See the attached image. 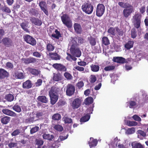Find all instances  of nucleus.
<instances>
[{"instance_id":"21","label":"nucleus","mask_w":148,"mask_h":148,"mask_svg":"<svg viewBox=\"0 0 148 148\" xmlns=\"http://www.w3.org/2000/svg\"><path fill=\"white\" fill-rule=\"evenodd\" d=\"M11 118L7 116H4L1 118V121L3 124L6 125L9 123L10 121Z\"/></svg>"},{"instance_id":"18","label":"nucleus","mask_w":148,"mask_h":148,"mask_svg":"<svg viewBox=\"0 0 148 148\" xmlns=\"http://www.w3.org/2000/svg\"><path fill=\"white\" fill-rule=\"evenodd\" d=\"M33 85V84L31 81L28 79L23 83L22 87L24 89H29L32 87Z\"/></svg>"},{"instance_id":"60","label":"nucleus","mask_w":148,"mask_h":148,"mask_svg":"<svg viewBox=\"0 0 148 148\" xmlns=\"http://www.w3.org/2000/svg\"><path fill=\"white\" fill-rule=\"evenodd\" d=\"M36 143L38 146H41L43 145V141L40 139H36L35 140Z\"/></svg>"},{"instance_id":"26","label":"nucleus","mask_w":148,"mask_h":148,"mask_svg":"<svg viewBox=\"0 0 148 148\" xmlns=\"http://www.w3.org/2000/svg\"><path fill=\"white\" fill-rule=\"evenodd\" d=\"M49 54L52 60H58L60 59V56L56 53H50Z\"/></svg>"},{"instance_id":"63","label":"nucleus","mask_w":148,"mask_h":148,"mask_svg":"<svg viewBox=\"0 0 148 148\" xmlns=\"http://www.w3.org/2000/svg\"><path fill=\"white\" fill-rule=\"evenodd\" d=\"M42 80L41 79H38L37 81L35 83V85L36 86H41L42 83Z\"/></svg>"},{"instance_id":"35","label":"nucleus","mask_w":148,"mask_h":148,"mask_svg":"<svg viewBox=\"0 0 148 148\" xmlns=\"http://www.w3.org/2000/svg\"><path fill=\"white\" fill-rule=\"evenodd\" d=\"M93 102V98L91 97H88L86 98L84 101V103L86 105H89Z\"/></svg>"},{"instance_id":"11","label":"nucleus","mask_w":148,"mask_h":148,"mask_svg":"<svg viewBox=\"0 0 148 148\" xmlns=\"http://www.w3.org/2000/svg\"><path fill=\"white\" fill-rule=\"evenodd\" d=\"M2 41L3 44L6 47H10L12 45V40L8 37L4 38L2 39Z\"/></svg>"},{"instance_id":"2","label":"nucleus","mask_w":148,"mask_h":148,"mask_svg":"<svg viewBox=\"0 0 148 148\" xmlns=\"http://www.w3.org/2000/svg\"><path fill=\"white\" fill-rule=\"evenodd\" d=\"M72 42H75V43H74L71 46L70 51L71 53L77 57H80L81 55V52L79 48L77 47L78 44L77 42L73 40H72Z\"/></svg>"},{"instance_id":"58","label":"nucleus","mask_w":148,"mask_h":148,"mask_svg":"<svg viewBox=\"0 0 148 148\" xmlns=\"http://www.w3.org/2000/svg\"><path fill=\"white\" fill-rule=\"evenodd\" d=\"M114 69V66H110L105 67L104 68V69L106 71H109L113 70Z\"/></svg>"},{"instance_id":"38","label":"nucleus","mask_w":148,"mask_h":148,"mask_svg":"<svg viewBox=\"0 0 148 148\" xmlns=\"http://www.w3.org/2000/svg\"><path fill=\"white\" fill-rule=\"evenodd\" d=\"M5 99L8 101L11 102L14 99L13 95L12 94H8L6 95L5 97Z\"/></svg>"},{"instance_id":"64","label":"nucleus","mask_w":148,"mask_h":148,"mask_svg":"<svg viewBox=\"0 0 148 148\" xmlns=\"http://www.w3.org/2000/svg\"><path fill=\"white\" fill-rule=\"evenodd\" d=\"M33 56L35 57L40 58L41 56V54L38 51H35L33 53Z\"/></svg>"},{"instance_id":"53","label":"nucleus","mask_w":148,"mask_h":148,"mask_svg":"<svg viewBox=\"0 0 148 148\" xmlns=\"http://www.w3.org/2000/svg\"><path fill=\"white\" fill-rule=\"evenodd\" d=\"M96 80V77L95 75H90V81L91 83H94Z\"/></svg>"},{"instance_id":"20","label":"nucleus","mask_w":148,"mask_h":148,"mask_svg":"<svg viewBox=\"0 0 148 148\" xmlns=\"http://www.w3.org/2000/svg\"><path fill=\"white\" fill-rule=\"evenodd\" d=\"M74 30L76 33L81 34L82 32V28L80 25L78 23H75L73 25Z\"/></svg>"},{"instance_id":"48","label":"nucleus","mask_w":148,"mask_h":148,"mask_svg":"<svg viewBox=\"0 0 148 148\" xmlns=\"http://www.w3.org/2000/svg\"><path fill=\"white\" fill-rule=\"evenodd\" d=\"M64 75L65 78L68 80H71L73 78V77L71 75L66 71L64 73Z\"/></svg>"},{"instance_id":"32","label":"nucleus","mask_w":148,"mask_h":148,"mask_svg":"<svg viewBox=\"0 0 148 148\" xmlns=\"http://www.w3.org/2000/svg\"><path fill=\"white\" fill-rule=\"evenodd\" d=\"M55 47L50 43H47L46 46V49L48 52L52 51L55 49Z\"/></svg>"},{"instance_id":"22","label":"nucleus","mask_w":148,"mask_h":148,"mask_svg":"<svg viewBox=\"0 0 148 148\" xmlns=\"http://www.w3.org/2000/svg\"><path fill=\"white\" fill-rule=\"evenodd\" d=\"M58 88L55 86H52L49 91V95H57Z\"/></svg>"},{"instance_id":"28","label":"nucleus","mask_w":148,"mask_h":148,"mask_svg":"<svg viewBox=\"0 0 148 148\" xmlns=\"http://www.w3.org/2000/svg\"><path fill=\"white\" fill-rule=\"evenodd\" d=\"M88 40L90 44L92 46H94L96 45V39L93 37L92 36L88 37Z\"/></svg>"},{"instance_id":"36","label":"nucleus","mask_w":148,"mask_h":148,"mask_svg":"<svg viewBox=\"0 0 148 148\" xmlns=\"http://www.w3.org/2000/svg\"><path fill=\"white\" fill-rule=\"evenodd\" d=\"M134 42L132 41H129L125 45V47L127 49H129L133 47Z\"/></svg>"},{"instance_id":"8","label":"nucleus","mask_w":148,"mask_h":148,"mask_svg":"<svg viewBox=\"0 0 148 148\" xmlns=\"http://www.w3.org/2000/svg\"><path fill=\"white\" fill-rule=\"evenodd\" d=\"M128 8L124 9L123 11V14L125 18H127L132 12L134 11L133 6L131 4H129Z\"/></svg>"},{"instance_id":"39","label":"nucleus","mask_w":148,"mask_h":148,"mask_svg":"<svg viewBox=\"0 0 148 148\" xmlns=\"http://www.w3.org/2000/svg\"><path fill=\"white\" fill-rule=\"evenodd\" d=\"M102 43L105 45H107L110 44L108 38L106 36L103 37L102 39Z\"/></svg>"},{"instance_id":"61","label":"nucleus","mask_w":148,"mask_h":148,"mask_svg":"<svg viewBox=\"0 0 148 148\" xmlns=\"http://www.w3.org/2000/svg\"><path fill=\"white\" fill-rule=\"evenodd\" d=\"M20 133V130L19 129H17L14 130L11 134L12 136H15L18 135Z\"/></svg>"},{"instance_id":"19","label":"nucleus","mask_w":148,"mask_h":148,"mask_svg":"<svg viewBox=\"0 0 148 148\" xmlns=\"http://www.w3.org/2000/svg\"><path fill=\"white\" fill-rule=\"evenodd\" d=\"M30 21L32 24L40 26L42 23V22L40 20L35 17H31Z\"/></svg>"},{"instance_id":"30","label":"nucleus","mask_w":148,"mask_h":148,"mask_svg":"<svg viewBox=\"0 0 148 148\" xmlns=\"http://www.w3.org/2000/svg\"><path fill=\"white\" fill-rule=\"evenodd\" d=\"M37 99L38 101L44 103H47L48 101V99L45 96H39Z\"/></svg>"},{"instance_id":"46","label":"nucleus","mask_w":148,"mask_h":148,"mask_svg":"<svg viewBox=\"0 0 148 148\" xmlns=\"http://www.w3.org/2000/svg\"><path fill=\"white\" fill-rule=\"evenodd\" d=\"M137 132L138 134V138H140L141 136L143 137H145L146 136V133L144 131L141 130H138L137 131Z\"/></svg>"},{"instance_id":"12","label":"nucleus","mask_w":148,"mask_h":148,"mask_svg":"<svg viewBox=\"0 0 148 148\" xmlns=\"http://www.w3.org/2000/svg\"><path fill=\"white\" fill-rule=\"evenodd\" d=\"M38 120L35 113L33 112L29 115V118L26 119V121L28 123H33Z\"/></svg>"},{"instance_id":"23","label":"nucleus","mask_w":148,"mask_h":148,"mask_svg":"<svg viewBox=\"0 0 148 148\" xmlns=\"http://www.w3.org/2000/svg\"><path fill=\"white\" fill-rule=\"evenodd\" d=\"M50 98L51 103L53 105L57 101L58 98V96L57 95H49Z\"/></svg>"},{"instance_id":"40","label":"nucleus","mask_w":148,"mask_h":148,"mask_svg":"<svg viewBox=\"0 0 148 148\" xmlns=\"http://www.w3.org/2000/svg\"><path fill=\"white\" fill-rule=\"evenodd\" d=\"M115 29L117 33V35L118 37L119 38L123 35L124 32L122 29H119L117 27H115Z\"/></svg>"},{"instance_id":"54","label":"nucleus","mask_w":148,"mask_h":148,"mask_svg":"<svg viewBox=\"0 0 148 148\" xmlns=\"http://www.w3.org/2000/svg\"><path fill=\"white\" fill-rule=\"evenodd\" d=\"M129 107L131 108H133L134 107L136 106L137 104L135 101H130L129 102Z\"/></svg>"},{"instance_id":"7","label":"nucleus","mask_w":148,"mask_h":148,"mask_svg":"<svg viewBox=\"0 0 148 148\" xmlns=\"http://www.w3.org/2000/svg\"><path fill=\"white\" fill-rule=\"evenodd\" d=\"M83 100L82 98H76L74 99L71 104V106L73 109H77L81 105Z\"/></svg>"},{"instance_id":"55","label":"nucleus","mask_w":148,"mask_h":148,"mask_svg":"<svg viewBox=\"0 0 148 148\" xmlns=\"http://www.w3.org/2000/svg\"><path fill=\"white\" fill-rule=\"evenodd\" d=\"M39 6L40 7L41 9L43 8H47L46 3L44 1L40 2L39 3Z\"/></svg>"},{"instance_id":"4","label":"nucleus","mask_w":148,"mask_h":148,"mask_svg":"<svg viewBox=\"0 0 148 148\" xmlns=\"http://www.w3.org/2000/svg\"><path fill=\"white\" fill-rule=\"evenodd\" d=\"M142 15L139 13H135L133 16L134 25L136 28H138L140 26L141 23Z\"/></svg>"},{"instance_id":"34","label":"nucleus","mask_w":148,"mask_h":148,"mask_svg":"<svg viewBox=\"0 0 148 148\" xmlns=\"http://www.w3.org/2000/svg\"><path fill=\"white\" fill-rule=\"evenodd\" d=\"M15 76L17 79H22L24 78V76L22 72L16 71L15 73Z\"/></svg>"},{"instance_id":"5","label":"nucleus","mask_w":148,"mask_h":148,"mask_svg":"<svg viewBox=\"0 0 148 148\" xmlns=\"http://www.w3.org/2000/svg\"><path fill=\"white\" fill-rule=\"evenodd\" d=\"M75 91V87L74 85L71 84H69L67 85L66 92L67 96H72L74 94Z\"/></svg>"},{"instance_id":"44","label":"nucleus","mask_w":148,"mask_h":148,"mask_svg":"<svg viewBox=\"0 0 148 148\" xmlns=\"http://www.w3.org/2000/svg\"><path fill=\"white\" fill-rule=\"evenodd\" d=\"M132 148H143L142 145L139 143L133 142L132 143Z\"/></svg>"},{"instance_id":"25","label":"nucleus","mask_w":148,"mask_h":148,"mask_svg":"<svg viewBox=\"0 0 148 148\" xmlns=\"http://www.w3.org/2000/svg\"><path fill=\"white\" fill-rule=\"evenodd\" d=\"M98 143L97 140L94 139L93 138H90V140L88 142V144L90 148H92L96 146Z\"/></svg>"},{"instance_id":"51","label":"nucleus","mask_w":148,"mask_h":148,"mask_svg":"<svg viewBox=\"0 0 148 148\" xmlns=\"http://www.w3.org/2000/svg\"><path fill=\"white\" fill-rule=\"evenodd\" d=\"M138 123L136 121H129L127 123V125L128 126H135L137 125Z\"/></svg>"},{"instance_id":"16","label":"nucleus","mask_w":148,"mask_h":148,"mask_svg":"<svg viewBox=\"0 0 148 148\" xmlns=\"http://www.w3.org/2000/svg\"><path fill=\"white\" fill-rule=\"evenodd\" d=\"M112 60L114 62L122 64L128 62L126 60L125 58L122 57H114Z\"/></svg>"},{"instance_id":"15","label":"nucleus","mask_w":148,"mask_h":148,"mask_svg":"<svg viewBox=\"0 0 148 148\" xmlns=\"http://www.w3.org/2000/svg\"><path fill=\"white\" fill-rule=\"evenodd\" d=\"M22 60L23 61L25 64H28L30 63L34 64L37 62V60L35 58L31 57L29 58H22Z\"/></svg>"},{"instance_id":"37","label":"nucleus","mask_w":148,"mask_h":148,"mask_svg":"<svg viewBox=\"0 0 148 148\" xmlns=\"http://www.w3.org/2000/svg\"><path fill=\"white\" fill-rule=\"evenodd\" d=\"M91 71L94 72H97L99 71L100 67L99 65L92 64L90 66Z\"/></svg>"},{"instance_id":"10","label":"nucleus","mask_w":148,"mask_h":148,"mask_svg":"<svg viewBox=\"0 0 148 148\" xmlns=\"http://www.w3.org/2000/svg\"><path fill=\"white\" fill-rule=\"evenodd\" d=\"M53 67L58 71L61 72H66L67 70L66 68L61 64L55 63L53 64Z\"/></svg>"},{"instance_id":"59","label":"nucleus","mask_w":148,"mask_h":148,"mask_svg":"<svg viewBox=\"0 0 148 148\" xmlns=\"http://www.w3.org/2000/svg\"><path fill=\"white\" fill-rule=\"evenodd\" d=\"M135 132V129L134 127L128 129L126 131V133L128 134H132Z\"/></svg>"},{"instance_id":"6","label":"nucleus","mask_w":148,"mask_h":148,"mask_svg":"<svg viewBox=\"0 0 148 148\" xmlns=\"http://www.w3.org/2000/svg\"><path fill=\"white\" fill-rule=\"evenodd\" d=\"M105 10V7L102 3H99L97 7L96 15L98 17L101 16L104 14Z\"/></svg>"},{"instance_id":"24","label":"nucleus","mask_w":148,"mask_h":148,"mask_svg":"<svg viewBox=\"0 0 148 148\" xmlns=\"http://www.w3.org/2000/svg\"><path fill=\"white\" fill-rule=\"evenodd\" d=\"M28 71L32 75L36 76H38L40 73V70L31 68H29Z\"/></svg>"},{"instance_id":"9","label":"nucleus","mask_w":148,"mask_h":148,"mask_svg":"<svg viewBox=\"0 0 148 148\" xmlns=\"http://www.w3.org/2000/svg\"><path fill=\"white\" fill-rule=\"evenodd\" d=\"M25 41L27 43L32 46H34L36 44V41L35 39L32 36L28 35H26L23 36Z\"/></svg>"},{"instance_id":"3","label":"nucleus","mask_w":148,"mask_h":148,"mask_svg":"<svg viewBox=\"0 0 148 148\" xmlns=\"http://www.w3.org/2000/svg\"><path fill=\"white\" fill-rule=\"evenodd\" d=\"M61 18L63 23L68 28H71L72 27V21L67 14H64Z\"/></svg>"},{"instance_id":"50","label":"nucleus","mask_w":148,"mask_h":148,"mask_svg":"<svg viewBox=\"0 0 148 148\" xmlns=\"http://www.w3.org/2000/svg\"><path fill=\"white\" fill-rule=\"evenodd\" d=\"M39 130V127L37 126L35 127L32 128L30 130V133L31 134H33L34 133L38 132Z\"/></svg>"},{"instance_id":"14","label":"nucleus","mask_w":148,"mask_h":148,"mask_svg":"<svg viewBox=\"0 0 148 148\" xmlns=\"http://www.w3.org/2000/svg\"><path fill=\"white\" fill-rule=\"evenodd\" d=\"M2 111L4 114L10 116L16 117L17 116V114L14 112L8 109H3Z\"/></svg>"},{"instance_id":"49","label":"nucleus","mask_w":148,"mask_h":148,"mask_svg":"<svg viewBox=\"0 0 148 148\" xmlns=\"http://www.w3.org/2000/svg\"><path fill=\"white\" fill-rule=\"evenodd\" d=\"M12 108L14 110L18 112H20L21 111V107L18 105H15L12 107Z\"/></svg>"},{"instance_id":"17","label":"nucleus","mask_w":148,"mask_h":148,"mask_svg":"<svg viewBox=\"0 0 148 148\" xmlns=\"http://www.w3.org/2000/svg\"><path fill=\"white\" fill-rule=\"evenodd\" d=\"M52 80L54 82H59L61 81L63 79V77L61 74L59 73H54L53 74Z\"/></svg>"},{"instance_id":"47","label":"nucleus","mask_w":148,"mask_h":148,"mask_svg":"<svg viewBox=\"0 0 148 148\" xmlns=\"http://www.w3.org/2000/svg\"><path fill=\"white\" fill-rule=\"evenodd\" d=\"M115 27L114 28L113 27H110L108 30V33L110 34L113 36H114L116 35L115 32Z\"/></svg>"},{"instance_id":"62","label":"nucleus","mask_w":148,"mask_h":148,"mask_svg":"<svg viewBox=\"0 0 148 148\" xmlns=\"http://www.w3.org/2000/svg\"><path fill=\"white\" fill-rule=\"evenodd\" d=\"M145 5L141 6L139 8L140 12L141 14H144L145 11Z\"/></svg>"},{"instance_id":"57","label":"nucleus","mask_w":148,"mask_h":148,"mask_svg":"<svg viewBox=\"0 0 148 148\" xmlns=\"http://www.w3.org/2000/svg\"><path fill=\"white\" fill-rule=\"evenodd\" d=\"M137 32L135 29H132L131 30V37L133 38H135L137 36Z\"/></svg>"},{"instance_id":"56","label":"nucleus","mask_w":148,"mask_h":148,"mask_svg":"<svg viewBox=\"0 0 148 148\" xmlns=\"http://www.w3.org/2000/svg\"><path fill=\"white\" fill-rule=\"evenodd\" d=\"M84 86V83L83 81L78 82L76 84V87L79 89H80Z\"/></svg>"},{"instance_id":"52","label":"nucleus","mask_w":148,"mask_h":148,"mask_svg":"<svg viewBox=\"0 0 148 148\" xmlns=\"http://www.w3.org/2000/svg\"><path fill=\"white\" fill-rule=\"evenodd\" d=\"M54 128L56 130L62 132L63 130V127L60 125H57L54 126Z\"/></svg>"},{"instance_id":"43","label":"nucleus","mask_w":148,"mask_h":148,"mask_svg":"<svg viewBox=\"0 0 148 148\" xmlns=\"http://www.w3.org/2000/svg\"><path fill=\"white\" fill-rule=\"evenodd\" d=\"M56 34H51V36L57 39H58L61 37L60 32L57 29H56L55 31Z\"/></svg>"},{"instance_id":"33","label":"nucleus","mask_w":148,"mask_h":148,"mask_svg":"<svg viewBox=\"0 0 148 148\" xmlns=\"http://www.w3.org/2000/svg\"><path fill=\"white\" fill-rule=\"evenodd\" d=\"M42 136L44 139L50 141L52 140L54 138V136L53 135H50L49 134H47L46 133L44 134Z\"/></svg>"},{"instance_id":"31","label":"nucleus","mask_w":148,"mask_h":148,"mask_svg":"<svg viewBox=\"0 0 148 148\" xmlns=\"http://www.w3.org/2000/svg\"><path fill=\"white\" fill-rule=\"evenodd\" d=\"M30 14L34 16H37L39 14V12L37 9L31 8L28 11Z\"/></svg>"},{"instance_id":"42","label":"nucleus","mask_w":148,"mask_h":148,"mask_svg":"<svg viewBox=\"0 0 148 148\" xmlns=\"http://www.w3.org/2000/svg\"><path fill=\"white\" fill-rule=\"evenodd\" d=\"M61 115L59 113L54 114L52 117V119L54 121H59L61 119Z\"/></svg>"},{"instance_id":"45","label":"nucleus","mask_w":148,"mask_h":148,"mask_svg":"<svg viewBox=\"0 0 148 148\" xmlns=\"http://www.w3.org/2000/svg\"><path fill=\"white\" fill-rule=\"evenodd\" d=\"M62 120L65 123H72V120L71 118L67 116H64L62 118Z\"/></svg>"},{"instance_id":"29","label":"nucleus","mask_w":148,"mask_h":148,"mask_svg":"<svg viewBox=\"0 0 148 148\" xmlns=\"http://www.w3.org/2000/svg\"><path fill=\"white\" fill-rule=\"evenodd\" d=\"M28 24V22L27 21H26L25 22H22L20 24V26L26 32L29 33V32L28 29L27 28Z\"/></svg>"},{"instance_id":"1","label":"nucleus","mask_w":148,"mask_h":148,"mask_svg":"<svg viewBox=\"0 0 148 148\" xmlns=\"http://www.w3.org/2000/svg\"><path fill=\"white\" fill-rule=\"evenodd\" d=\"M82 9L85 13L90 14L92 13L94 9L93 4L89 1L84 3L82 6Z\"/></svg>"},{"instance_id":"13","label":"nucleus","mask_w":148,"mask_h":148,"mask_svg":"<svg viewBox=\"0 0 148 148\" xmlns=\"http://www.w3.org/2000/svg\"><path fill=\"white\" fill-rule=\"evenodd\" d=\"M9 76V73L3 69H0V79H7Z\"/></svg>"},{"instance_id":"27","label":"nucleus","mask_w":148,"mask_h":148,"mask_svg":"<svg viewBox=\"0 0 148 148\" xmlns=\"http://www.w3.org/2000/svg\"><path fill=\"white\" fill-rule=\"evenodd\" d=\"M0 10L3 12L5 13L10 14L11 12L10 9L7 5H5L1 7Z\"/></svg>"},{"instance_id":"41","label":"nucleus","mask_w":148,"mask_h":148,"mask_svg":"<svg viewBox=\"0 0 148 148\" xmlns=\"http://www.w3.org/2000/svg\"><path fill=\"white\" fill-rule=\"evenodd\" d=\"M90 117V115L88 114H86L81 118L80 121L82 122H86L89 119Z\"/></svg>"}]
</instances>
